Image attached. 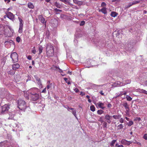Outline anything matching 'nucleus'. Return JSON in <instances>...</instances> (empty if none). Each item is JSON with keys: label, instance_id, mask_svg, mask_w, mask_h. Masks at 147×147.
I'll list each match as a JSON object with an SVG mask.
<instances>
[{"label": "nucleus", "instance_id": "obj_56", "mask_svg": "<svg viewBox=\"0 0 147 147\" xmlns=\"http://www.w3.org/2000/svg\"><path fill=\"white\" fill-rule=\"evenodd\" d=\"M99 121H100L101 123H102L103 122V121L102 119V117H100V118Z\"/></svg>", "mask_w": 147, "mask_h": 147}, {"label": "nucleus", "instance_id": "obj_10", "mask_svg": "<svg viewBox=\"0 0 147 147\" xmlns=\"http://www.w3.org/2000/svg\"><path fill=\"white\" fill-rule=\"evenodd\" d=\"M95 104L97 107H98L103 110L105 109L106 108L104 106V104L102 103L100 101H99L97 103H95Z\"/></svg>", "mask_w": 147, "mask_h": 147}, {"label": "nucleus", "instance_id": "obj_43", "mask_svg": "<svg viewBox=\"0 0 147 147\" xmlns=\"http://www.w3.org/2000/svg\"><path fill=\"white\" fill-rule=\"evenodd\" d=\"M106 3H105V2H102L101 4V7H105L106 6Z\"/></svg>", "mask_w": 147, "mask_h": 147}, {"label": "nucleus", "instance_id": "obj_33", "mask_svg": "<svg viewBox=\"0 0 147 147\" xmlns=\"http://www.w3.org/2000/svg\"><path fill=\"white\" fill-rule=\"evenodd\" d=\"M117 129L118 130H119V129H122L123 127V126L122 124H119V125H118L117 126Z\"/></svg>", "mask_w": 147, "mask_h": 147}, {"label": "nucleus", "instance_id": "obj_18", "mask_svg": "<svg viewBox=\"0 0 147 147\" xmlns=\"http://www.w3.org/2000/svg\"><path fill=\"white\" fill-rule=\"evenodd\" d=\"M28 7L31 9H33L34 8V6L33 3L31 2H29L28 4Z\"/></svg>", "mask_w": 147, "mask_h": 147}, {"label": "nucleus", "instance_id": "obj_57", "mask_svg": "<svg viewBox=\"0 0 147 147\" xmlns=\"http://www.w3.org/2000/svg\"><path fill=\"white\" fill-rule=\"evenodd\" d=\"M74 90L76 92H78L79 91V90L76 88L74 89Z\"/></svg>", "mask_w": 147, "mask_h": 147}, {"label": "nucleus", "instance_id": "obj_1", "mask_svg": "<svg viewBox=\"0 0 147 147\" xmlns=\"http://www.w3.org/2000/svg\"><path fill=\"white\" fill-rule=\"evenodd\" d=\"M46 53L48 57H52L54 55V49L53 46L50 44H48L47 45Z\"/></svg>", "mask_w": 147, "mask_h": 147}, {"label": "nucleus", "instance_id": "obj_38", "mask_svg": "<svg viewBox=\"0 0 147 147\" xmlns=\"http://www.w3.org/2000/svg\"><path fill=\"white\" fill-rule=\"evenodd\" d=\"M55 5L58 8H60V5L57 2H56L55 4Z\"/></svg>", "mask_w": 147, "mask_h": 147}, {"label": "nucleus", "instance_id": "obj_16", "mask_svg": "<svg viewBox=\"0 0 147 147\" xmlns=\"http://www.w3.org/2000/svg\"><path fill=\"white\" fill-rule=\"evenodd\" d=\"M99 11L101 12L102 13L105 14L107 13V8L105 7H103L102 9H99Z\"/></svg>", "mask_w": 147, "mask_h": 147}, {"label": "nucleus", "instance_id": "obj_41", "mask_svg": "<svg viewBox=\"0 0 147 147\" xmlns=\"http://www.w3.org/2000/svg\"><path fill=\"white\" fill-rule=\"evenodd\" d=\"M85 24V22L84 21H82L81 22L80 24V26H83Z\"/></svg>", "mask_w": 147, "mask_h": 147}, {"label": "nucleus", "instance_id": "obj_45", "mask_svg": "<svg viewBox=\"0 0 147 147\" xmlns=\"http://www.w3.org/2000/svg\"><path fill=\"white\" fill-rule=\"evenodd\" d=\"M34 77L36 81L40 79L36 75L34 76Z\"/></svg>", "mask_w": 147, "mask_h": 147}, {"label": "nucleus", "instance_id": "obj_53", "mask_svg": "<svg viewBox=\"0 0 147 147\" xmlns=\"http://www.w3.org/2000/svg\"><path fill=\"white\" fill-rule=\"evenodd\" d=\"M99 93L102 96H105L104 93H103V91L102 90H101L100 91Z\"/></svg>", "mask_w": 147, "mask_h": 147}, {"label": "nucleus", "instance_id": "obj_49", "mask_svg": "<svg viewBox=\"0 0 147 147\" xmlns=\"http://www.w3.org/2000/svg\"><path fill=\"white\" fill-rule=\"evenodd\" d=\"M74 42L75 43V45H77V43H78L77 40L76 39H75L74 40Z\"/></svg>", "mask_w": 147, "mask_h": 147}, {"label": "nucleus", "instance_id": "obj_52", "mask_svg": "<svg viewBox=\"0 0 147 147\" xmlns=\"http://www.w3.org/2000/svg\"><path fill=\"white\" fill-rule=\"evenodd\" d=\"M55 11L57 12H58V11H61V10H60L59 9H58L57 8H55Z\"/></svg>", "mask_w": 147, "mask_h": 147}, {"label": "nucleus", "instance_id": "obj_44", "mask_svg": "<svg viewBox=\"0 0 147 147\" xmlns=\"http://www.w3.org/2000/svg\"><path fill=\"white\" fill-rule=\"evenodd\" d=\"M143 138L145 140H147V134H145L144 135Z\"/></svg>", "mask_w": 147, "mask_h": 147}, {"label": "nucleus", "instance_id": "obj_26", "mask_svg": "<svg viewBox=\"0 0 147 147\" xmlns=\"http://www.w3.org/2000/svg\"><path fill=\"white\" fill-rule=\"evenodd\" d=\"M117 140H113L110 143V145L111 147L114 146L115 142H116Z\"/></svg>", "mask_w": 147, "mask_h": 147}, {"label": "nucleus", "instance_id": "obj_3", "mask_svg": "<svg viewBox=\"0 0 147 147\" xmlns=\"http://www.w3.org/2000/svg\"><path fill=\"white\" fill-rule=\"evenodd\" d=\"M10 57L12 59L13 63L17 62L18 61V56L17 53L16 52H13L10 55Z\"/></svg>", "mask_w": 147, "mask_h": 147}, {"label": "nucleus", "instance_id": "obj_20", "mask_svg": "<svg viewBox=\"0 0 147 147\" xmlns=\"http://www.w3.org/2000/svg\"><path fill=\"white\" fill-rule=\"evenodd\" d=\"M39 20L42 23L46 24V22H45V19L42 16H40L39 18Z\"/></svg>", "mask_w": 147, "mask_h": 147}, {"label": "nucleus", "instance_id": "obj_60", "mask_svg": "<svg viewBox=\"0 0 147 147\" xmlns=\"http://www.w3.org/2000/svg\"><path fill=\"white\" fill-rule=\"evenodd\" d=\"M143 84L145 86H147V80L143 83Z\"/></svg>", "mask_w": 147, "mask_h": 147}, {"label": "nucleus", "instance_id": "obj_30", "mask_svg": "<svg viewBox=\"0 0 147 147\" xmlns=\"http://www.w3.org/2000/svg\"><path fill=\"white\" fill-rule=\"evenodd\" d=\"M104 112V111L101 109L98 110L97 111V113L99 115H101Z\"/></svg>", "mask_w": 147, "mask_h": 147}, {"label": "nucleus", "instance_id": "obj_27", "mask_svg": "<svg viewBox=\"0 0 147 147\" xmlns=\"http://www.w3.org/2000/svg\"><path fill=\"white\" fill-rule=\"evenodd\" d=\"M43 50V47L41 46L39 47L38 48V51H39V54H40L42 52Z\"/></svg>", "mask_w": 147, "mask_h": 147}, {"label": "nucleus", "instance_id": "obj_39", "mask_svg": "<svg viewBox=\"0 0 147 147\" xmlns=\"http://www.w3.org/2000/svg\"><path fill=\"white\" fill-rule=\"evenodd\" d=\"M126 110L125 111V113L127 115H129V109H126Z\"/></svg>", "mask_w": 147, "mask_h": 147}, {"label": "nucleus", "instance_id": "obj_51", "mask_svg": "<svg viewBox=\"0 0 147 147\" xmlns=\"http://www.w3.org/2000/svg\"><path fill=\"white\" fill-rule=\"evenodd\" d=\"M32 52L34 54L36 53V51L35 49H33L32 50Z\"/></svg>", "mask_w": 147, "mask_h": 147}, {"label": "nucleus", "instance_id": "obj_4", "mask_svg": "<svg viewBox=\"0 0 147 147\" xmlns=\"http://www.w3.org/2000/svg\"><path fill=\"white\" fill-rule=\"evenodd\" d=\"M65 108L67 109L68 111L71 112L76 118L77 119L76 115V109L67 106H65Z\"/></svg>", "mask_w": 147, "mask_h": 147}, {"label": "nucleus", "instance_id": "obj_2", "mask_svg": "<svg viewBox=\"0 0 147 147\" xmlns=\"http://www.w3.org/2000/svg\"><path fill=\"white\" fill-rule=\"evenodd\" d=\"M18 105L19 108L22 110H25L27 107L26 102L22 100L18 101Z\"/></svg>", "mask_w": 147, "mask_h": 147}, {"label": "nucleus", "instance_id": "obj_6", "mask_svg": "<svg viewBox=\"0 0 147 147\" xmlns=\"http://www.w3.org/2000/svg\"><path fill=\"white\" fill-rule=\"evenodd\" d=\"M134 40H132L130 42H128L126 43L125 45V47L126 49L132 48L133 45H134V42H133Z\"/></svg>", "mask_w": 147, "mask_h": 147}, {"label": "nucleus", "instance_id": "obj_50", "mask_svg": "<svg viewBox=\"0 0 147 147\" xmlns=\"http://www.w3.org/2000/svg\"><path fill=\"white\" fill-rule=\"evenodd\" d=\"M127 144H126V145L127 146H129L130 144L131 143V142L130 141H127V142L126 143Z\"/></svg>", "mask_w": 147, "mask_h": 147}, {"label": "nucleus", "instance_id": "obj_17", "mask_svg": "<svg viewBox=\"0 0 147 147\" xmlns=\"http://www.w3.org/2000/svg\"><path fill=\"white\" fill-rule=\"evenodd\" d=\"M24 96L27 99H28L29 94L30 93V92H29V90L27 91H24Z\"/></svg>", "mask_w": 147, "mask_h": 147}, {"label": "nucleus", "instance_id": "obj_36", "mask_svg": "<svg viewBox=\"0 0 147 147\" xmlns=\"http://www.w3.org/2000/svg\"><path fill=\"white\" fill-rule=\"evenodd\" d=\"M139 2H140V1H134L133 2H132L131 3H132V4H133V5H134L135 4L138 3Z\"/></svg>", "mask_w": 147, "mask_h": 147}, {"label": "nucleus", "instance_id": "obj_46", "mask_svg": "<svg viewBox=\"0 0 147 147\" xmlns=\"http://www.w3.org/2000/svg\"><path fill=\"white\" fill-rule=\"evenodd\" d=\"M66 73L67 74H69L70 75L71 74V72L69 71V70H67L65 71Z\"/></svg>", "mask_w": 147, "mask_h": 147}, {"label": "nucleus", "instance_id": "obj_48", "mask_svg": "<svg viewBox=\"0 0 147 147\" xmlns=\"http://www.w3.org/2000/svg\"><path fill=\"white\" fill-rule=\"evenodd\" d=\"M141 120V118L140 117H136L135 119V120H136V121L138 120L139 121H140Z\"/></svg>", "mask_w": 147, "mask_h": 147}, {"label": "nucleus", "instance_id": "obj_61", "mask_svg": "<svg viewBox=\"0 0 147 147\" xmlns=\"http://www.w3.org/2000/svg\"><path fill=\"white\" fill-rule=\"evenodd\" d=\"M112 107V105L110 103H109L107 105V107L109 108L111 107Z\"/></svg>", "mask_w": 147, "mask_h": 147}, {"label": "nucleus", "instance_id": "obj_42", "mask_svg": "<svg viewBox=\"0 0 147 147\" xmlns=\"http://www.w3.org/2000/svg\"><path fill=\"white\" fill-rule=\"evenodd\" d=\"M37 83L38 85H42V83L41 82L40 79L37 81Z\"/></svg>", "mask_w": 147, "mask_h": 147}, {"label": "nucleus", "instance_id": "obj_19", "mask_svg": "<svg viewBox=\"0 0 147 147\" xmlns=\"http://www.w3.org/2000/svg\"><path fill=\"white\" fill-rule=\"evenodd\" d=\"M65 82L67 83L68 85H70L71 84V79L69 77L68 78H65Z\"/></svg>", "mask_w": 147, "mask_h": 147}, {"label": "nucleus", "instance_id": "obj_11", "mask_svg": "<svg viewBox=\"0 0 147 147\" xmlns=\"http://www.w3.org/2000/svg\"><path fill=\"white\" fill-rule=\"evenodd\" d=\"M7 17L9 19L13 20L14 18V15L10 12H8L6 13Z\"/></svg>", "mask_w": 147, "mask_h": 147}, {"label": "nucleus", "instance_id": "obj_29", "mask_svg": "<svg viewBox=\"0 0 147 147\" xmlns=\"http://www.w3.org/2000/svg\"><path fill=\"white\" fill-rule=\"evenodd\" d=\"M126 98L127 100L128 101H131L132 99V98L130 97L129 95H127L126 96Z\"/></svg>", "mask_w": 147, "mask_h": 147}, {"label": "nucleus", "instance_id": "obj_23", "mask_svg": "<svg viewBox=\"0 0 147 147\" xmlns=\"http://www.w3.org/2000/svg\"><path fill=\"white\" fill-rule=\"evenodd\" d=\"M117 14L114 11H112L111 13V16L115 17L117 16Z\"/></svg>", "mask_w": 147, "mask_h": 147}, {"label": "nucleus", "instance_id": "obj_14", "mask_svg": "<svg viewBox=\"0 0 147 147\" xmlns=\"http://www.w3.org/2000/svg\"><path fill=\"white\" fill-rule=\"evenodd\" d=\"M13 70H16L20 67V65L18 63L13 64L12 65Z\"/></svg>", "mask_w": 147, "mask_h": 147}, {"label": "nucleus", "instance_id": "obj_9", "mask_svg": "<svg viewBox=\"0 0 147 147\" xmlns=\"http://www.w3.org/2000/svg\"><path fill=\"white\" fill-rule=\"evenodd\" d=\"M28 90L29 92H30V94L31 95H32L33 94L37 93L39 91V89L36 88H33L30 89Z\"/></svg>", "mask_w": 147, "mask_h": 147}, {"label": "nucleus", "instance_id": "obj_64", "mask_svg": "<svg viewBox=\"0 0 147 147\" xmlns=\"http://www.w3.org/2000/svg\"><path fill=\"white\" fill-rule=\"evenodd\" d=\"M117 147H124V146L122 145H120L118 146Z\"/></svg>", "mask_w": 147, "mask_h": 147}, {"label": "nucleus", "instance_id": "obj_35", "mask_svg": "<svg viewBox=\"0 0 147 147\" xmlns=\"http://www.w3.org/2000/svg\"><path fill=\"white\" fill-rule=\"evenodd\" d=\"M107 123L106 122H104L103 124V127L107 128Z\"/></svg>", "mask_w": 147, "mask_h": 147}, {"label": "nucleus", "instance_id": "obj_21", "mask_svg": "<svg viewBox=\"0 0 147 147\" xmlns=\"http://www.w3.org/2000/svg\"><path fill=\"white\" fill-rule=\"evenodd\" d=\"M123 105L125 109H129V105L128 104L127 102H125L123 103Z\"/></svg>", "mask_w": 147, "mask_h": 147}, {"label": "nucleus", "instance_id": "obj_7", "mask_svg": "<svg viewBox=\"0 0 147 147\" xmlns=\"http://www.w3.org/2000/svg\"><path fill=\"white\" fill-rule=\"evenodd\" d=\"M30 96L31 100L34 101L37 100L39 98V95L37 93L31 95Z\"/></svg>", "mask_w": 147, "mask_h": 147}, {"label": "nucleus", "instance_id": "obj_12", "mask_svg": "<svg viewBox=\"0 0 147 147\" xmlns=\"http://www.w3.org/2000/svg\"><path fill=\"white\" fill-rule=\"evenodd\" d=\"M123 84L119 81H117L114 83L112 86L114 87L121 86L123 85Z\"/></svg>", "mask_w": 147, "mask_h": 147}, {"label": "nucleus", "instance_id": "obj_8", "mask_svg": "<svg viewBox=\"0 0 147 147\" xmlns=\"http://www.w3.org/2000/svg\"><path fill=\"white\" fill-rule=\"evenodd\" d=\"M9 109V105H5L1 107V113L3 114L5 112H7Z\"/></svg>", "mask_w": 147, "mask_h": 147}, {"label": "nucleus", "instance_id": "obj_55", "mask_svg": "<svg viewBox=\"0 0 147 147\" xmlns=\"http://www.w3.org/2000/svg\"><path fill=\"white\" fill-rule=\"evenodd\" d=\"M121 95H122V94H119L118 95L115 97H113V98H117L118 97L121 96Z\"/></svg>", "mask_w": 147, "mask_h": 147}, {"label": "nucleus", "instance_id": "obj_47", "mask_svg": "<svg viewBox=\"0 0 147 147\" xmlns=\"http://www.w3.org/2000/svg\"><path fill=\"white\" fill-rule=\"evenodd\" d=\"M119 121L121 123H123L124 122V119L122 118H121L120 119Z\"/></svg>", "mask_w": 147, "mask_h": 147}, {"label": "nucleus", "instance_id": "obj_59", "mask_svg": "<svg viewBox=\"0 0 147 147\" xmlns=\"http://www.w3.org/2000/svg\"><path fill=\"white\" fill-rule=\"evenodd\" d=\"M131 81L130 80H127L126 81V83L127 84H129L130 83Z\"/></svg>", "mask_w": 147, "mask_h": 147}, {"label": "nucleus", "instance_id": "obj_40", "mask_svg": "<svg viewBox=\"0 0 147 147\" xmlns=\"http://www.w3.org/2000/svg\"><path fill=\"white\" fill-rule=\"evenodd\" d=\"M20 38L19 36L17 37L16 38V40L17 42H20Z\"/></svg>", "mask_w": 147, "mask_h": 147}, {"label": "nucleus", "instance_id": "obj_32", "mask_svg": "<svg viewBox=\"0 0 147 147\" xmlns=\"http://www.w3.org/2000/svg\"><path fill=\"white\" fill-rule=\"evenodd\" d=\"M95 107L94 105H91L90 107V110L91 111L94 112L95 111Z\"/></svg>", "mask_w": 147, "mask_h": 147}, {"label": "nucleus", "instance_id": "obj_22", "mask_svg": "<svg viewBox=\"0 0 147 147\" xmlns=\"http://www.w3.org/2000/svg\"><path fill=\"white\" fill-rule=\"evenodd\" d=\"M121 115H113L112 116V117L115 119H119L121 118Z\"/></svg>", "mask_w": 147, "mask_h": 147}, {"label": "nucleus", "instance_id": "obj_25", "mask_svg": "<svg viewBox=\"0 0 147 147\" xmlns=\"http://www.w3.org/2000/svg\"><path fill=\"white\" fill-rule=\"evenodd\" d=\"M132 5H133L132 4V3L131 2L129 3L127 5H126L125 6V9H127V8L129 7H130Z\"/></svg>", "mask_w": 147, "mask_h": 147}, {"label": "nucleus", "instance_id": "obj_63", "mask_svg": "<svg viewBox=\"0 0 147 147\" xmlns=\"http://www.w3.org/2000/svg\"><path fill=\"white\" fill-rule=\"evenodd\" d=\"M80 94L83 96L85 95V93L82 92H81L80 93Z\"/></svg>", "mask_w": 147, "mask_h": 147}, {"label": "nucleus", "instance_id": "obj_62", "mask_svg": "<svg viewBox=\"0 0 147 147\" xmlns=\"http://www.w3.org/2000/svg\"><path fill=\"white\" fill-rule=\"evenodd\" d=\"M56 69H58V70H59V71L60 72H62V70L60 69L59 68H58L57 67H56Z\"/></svg>", "mask_w": 147, "mask_h": 147}, {"label": "nucleus", "instance_id": "obj_24", "mask_svg": "<svg viewBox=\"0 0 147 147\" xmlns=\"http://www.w3.org/2000/svg\"><path fill=\"white\" fill-rule=\"evenodd\" d=\"M49 84L47 86V89H49L50 87H51V86L52 85V83H51L49 81H48L47 82Z\"/></svg>", "mask_w": 147, "mask_h": 147}, {"label": "nucleus", "instance_id": "obj_28", "mask_svg": "<svg viewBox=\"0 0 147 147\" xmlns=\"http://www.w3.org/2000/svg\"><path fill=\"white\" fill-rule=\"evenodd\" d=\"M127 141L125 139H122L121 142V144L124 145H125L126 144H127Z\"/></svg>", "mask_w": 147, "mask_h": 147}, {"label": "nucleus", "instance_id": "obj_5", "mask_svg": "<svg viewBox=\"0 0 147 147\" xmlns=\"http://www.w3.org/2000/svg\"><path fill=\"white\" fill-rule=\"evenodd\" d=\"M18 19L20 22V25L18 30V32L20 33H21L23 32V22L22 19L20 17H18Z\"/></svg>", "mask_w": 147, "mask_h": 147}, {"label": "nucleus", "instance_id": "obj_37", "mask_svg": "<svg viewBox=\"0 0 147 147\" xmlns=\"http://www.w3.org/2000/svg\"><path fill=\"white\" fill-rule=\"evenodd\" d=\"M8 74L11 75H13L15 74V72L14 71H13L12 70H11L9 71V72H8Z\"/></svg>", "mask_w": 147, "mask_h": 147}, {"label": "nucleus", "instance_id": "obj_31", "mask_svg": "<svg viewBox=\"0 0 147 147\" xmlns=\"http://www.w3.org/2000/svg\"><path fill=\"white\" fill-rule=\"evenodd\" d=\"M140 92L141 93H142L147 95V91L146 90L142 89H140Z\"/></svg>", "mask_w": 147, "mask_h": 147}, {"label": "nucleus", "instance_id": "obj_15", "mask_svg": "<svg viewBox=\"0 0 147 147\" xmlns=\"http://www.w3.org/2000/svg\"><path fill=\"white\" fill-rule=\"evenodd\" d=\"M73 1L75 3L77 4L78 6H81L83 5V2L79 1L78 0H73Z\"/></svg>", "mask_w": 147, "mask_h": 147}, {"label": "nucleus", "instance_id": "obj_58", "mask_svg": "<svg viewBox=\"0 0 147 147\" xmlns=\"http://www.w3.org/2000/svg\"><path fill=\"white\" fill-rule=\"evenodd\" d=\"M42 93H45L46 92V88H45L43 89V90L42 91Z\"/></svg>", "mask_w": 147, "mask_h": 147}, {"label": "nucleus", "instance_id": "obj_54", "mask_svg": "<svg viewBox=\"0 0 147 147\" xmlns=\"http://www.w3.org/2000/svg\"><path fill=\"white\" fill-rule=\"evenodd\" d=\"M27 59L29 60H31L32 59L31 56L30 55L28 56L27 57Z\"/></svg>", "mask_w": 147, "mask_h": 147}, {"label": "nucleus", "instance_id": "obj_34", "mask_svg": "<svg viewBox=\"0 0 147 147\" xmlns=\"http://www.w3.org/2000/svg\"><path fill=\"white\" fill-rule=\"evenodd\" d=\"M133 124V122L132 121H129L128 123H127V125L129 126H130Z\"/></svg>", "mask_w": 147, "mask_h": 147}, {"label": "nucleus", "instance_id": "obj_13", "mask_svg": "<svg viewBox=\"0 0 147 147\" xmlns=\"http://www.w3.org/2000/svg\"><path fill=\"white\" fill-rule=\"evenodd\" d=\"M112 116H110L108 114H107L105 116V119L107 121L108 123H111V121L110 119Z\"/></svg>", "mask_w": 147, "mask_h": 147}]
</instances>
